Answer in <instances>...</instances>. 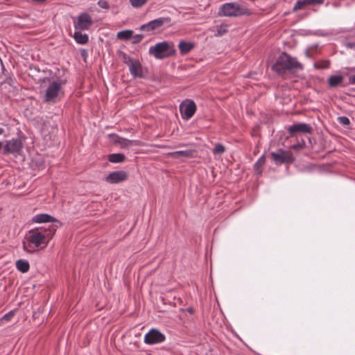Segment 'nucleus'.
<instances>
[{
  "instance_id": "nucleus-32",
  "label": "nucleus",
  "mask_w": 355,
  "mask_h": 355,
  "mask_svg": "<svg viewBox=\"0 0 355 355\" xmlns=\"http://www.w3.org/2000/svg\"><path fill=\"white\" fill-rule=\"evenodd\" d=\"M339 122L343 125H348L349 124V120L346 116H340L338 118Z\"/></svg>"
},
{
  "instance_id": "nucleus-21",
  "label": "nucleus",
  "mask_w": 355,
  "mask_h": 355,
  "mask_svg": "<svg viewBox=\"0 0 355 355\" xmlns=\"http://www.w3.org/2000/svg\"><path fill=\"white\" fill-rule=\"evenodd\" d=\"M73 37L76 42L80 44H85L88 42L89 37L87 34H83L80 31H76Z\"/></svg>"
},
{
  "instance_id": "nucleus-12",
  "label": "nucleus",
  "mask_w": 355,
  "mask_h": 355,
  "mask_svg": "<svg viewBox=\"0 0 355 355\" xmlns=\"http://www.w3.org/2000/svg\"><path fill=\"white\" fill-rule=\"evenodd\" d=\"M23 144L20 139L8 141L4 147V154L18 153L22 148Z\"/></svg>"
},
{
  "instance_id": "nucleus-6",
  "label": "nucleus",
  "mask_w": 355,
  "mask_h": 355,
  "mask_svg": "<svg viewBox=\"0 0 355 355\" xmlns=\"http://www.w3.org/2000/svg\"><path fill=\"white\" fill-rule=\"evenodd\" d=\"M270 155L276 164L292 163L294 161L292 153L282 149H278L276 152H272Z\"/></svg>"
},
{
  "instance_id": "nucleus-28",
  "label": "nucleus",
  "mask_w": 355,
  "mask_h": 355,
  "mask_svg": "<svg viewBox=\"0 0 355 355\" xmlns=\"http://www.w3.org/2000/svg\"><path fill=\"white\" fill-rule=\"evenodd\" d=\"M148 0H130V2L132 7L134 8H140L143 6Z\"/></svg>"
},
{
  "instance_id": "nucleus-15",
  "label": "nucleus",
  "mask_w": 355,
  "mask_h": 355,
  "mask_svg": "<svg viewBox=\"0 0 355 355\" xmlns=\"http://www.w3.org/2000/svg\"><path fill=\"white\" fill-rule=\"evenodd\" d=\"M32 221L37 223L51 222L54 223L53 225H58V227L61 225V223L59 220L46 214H41L35 216L32 218Z\"/></svg>"
},
{
  "instance_id": "nucleus-24",
  "label": "nucleus",
  "mask_w": 355,
  "mask_h": 355,
  "mask_svg": "<svg viewBox=\"0 0 355 355\" xmlns=\"http://www.w3.org/2000/svg\"><path fill=\"white\" fill-rule=\"evenodd\" d=\"M132 144L137 145V141L133 140H128L124 138H121V139L118 141V145H119L121 148H128Z\"/></svg>"
},
{
  "instance_id": "nucleus-11",
  "label": "nucleus",
  "mask_w": 355,
  "mask_h": 355,
  "mask_svg": "<svg viewBox=\"0 0 355 355\" xmlns=\"http://www.w3.org/2000/svg\"><path fill=\"white\" fill-rule=\"evenodd\" d=\"M171 19L168 17H160L155 20L150 21L148 24L142 25L140 27V30L144 31H154L163 26L164 24L169 23Z\"/></svg>"
},
{
  "instance_id": "nucleus-7",
  "label": "nucleus",
  "mask_w": 355,
  "mask_h": 355,
  "mask_svg": "<svg viewBox=\"0 0 355 355\" xmlns=\"http://www.w3.org/2000/svg\"><path fill=\"white\" fill-rule=\"evenodd\" d=\"M92 24V18L91 15L87 12L80 13L77 17L76 21H74L75 28L80 31L89 30Z\"/></svg>"
},
{
  "instance_id": "nucleus-38",
  "label": "nucleus",
  "mask_w": 355,
  "mask_h": 355,
  "mask_svg": "<svg viewBox=\"0 0 355 355\" xmlns=\"http://www.w3.org/2000/svg\"><path fill=\"white\" fill-rule=\"evenodd\" d=\"M2 147H3V144H2V142L0 141V150H1Z\"/></svg>"
},
{
  "instance_id": "nucleus-20",
  "label": "nucleus",
  "mask_w": 355,
  "mask_h": 355,
  "mask_svg": "<svg viewBox=\"0 0 355 355\" xmlns=\"http://www.w3.org/2000/svg\"><path fill=\"white\" fill-rule=\"evenodd\" d=\"M16 267L18 270L25 273L28 271L30 265L27 261L23 259H19L16 261Z\"/></svg>"
},
{
  "instance_id": "nucleus-39",
  "label": "nucleus",
  "mask_w": 355,
  "mask_h": 355,
  "mask_svg": "<svg viewBox=\"0 0 355 355\" xmlns=\"http://www.w3.org/2000/svg\"><path fill=\"white\" fill-rule=\"evenodd\" d=\"M190 313H192L193 312V309L191 308L189 309L188 310Z\"/></svg>"
},
{
  "instance_id": "nucleus-13",
  "label": "nucleus",
  "mask_w": 355,
  "mask_h": 355,
  "mask_svg": "<svg viewBox=\"0 0 355 355\" xmlns=\"http://www.w3.org/2000/svg\"><path fill=\"white\" fill-rule=\"evenodd\" d=\"M128 178L127 173L124 171H117L110 173L105 180L110 184H116L125 180Z\"/></svg>"
},
{
  "instance_id": "nucleus-8",
  "label": "nucleus",
  "mask_w": 355,
  "mask_h": 355,
  "mask_svg": "<svg viewBox=\"0 0 355 355\" xmlns=\"http://www.w3.org/2000/svg\"><path fill=\"white\" fill-rule=\"evenodd\" d=\"M182 116L184 119L191 118L196 110V105L192 100L187 99L180 105Z\"/></svg>"
},
{
  "instance_id": "nucleus-10",
  "label": "nucleus",
  "mask_w": 355,
  "mask_h": 355,
  "mask_svg": "<svg viewBox=\"0 0 355 355\" xmlns=\"http://www.w3.org/2000/svg\"><path fill=\"white\" fill-rule=\"evenodd\" d=\"M288 132L291 136H293L297 133L311 134L313 128L309 124L298 123L289 126L288 128Z\"/></svg>"
},
{
  "instance_id": "nucleus-18",
  "label": "nucleus",
  "mask_w": 355,
  "mask_h": 355,
  "mask_svg": "<svg viewBox=\"0 0 355 355\" xmlns=\"http://www.w3.org/2000/svg\"><path fill=\"white\" fill-rule=\"evenodd\" d=\"M195 45L192 42H186L184 41H181L179 43L178 47L180 51V53L182 55L187 54L190 52L193 48Z\"/></svg>"
},
{
  "instance_id": "nucleus-1",
  "label": "nucleus",
  "mask_w": 355,
  "mask_h": 355,
  "mask_svg": "<svg viewBox=\"0 0 355 355\" xmlns=\"http://www.w3.org/2000/svg\"><path fill=\"white\" fill-rule=\"evenodd\" d=\"M58 225H51L48 230L46 228L35 229L29 231L23 242V249L28 253H34L37 251L35 248L40 247L42 244L47 245L54 235Z\"/></svg>"
},
{
  "instance_id": "nucleus-4",
  "label": "nucleus",
  "mask_w": 355,
  "mask_h": 355,
  "mask_svg": "<svg viewBox=\"0 0 355 355\" xmlns=\"http://www.w3.org/2000/svg\"><path fill=\"white\" fill-rule=\"evenodd\" d=\"M65 83V80H58L51 82L43 96L44 101L48 103H55L57 102L64 95L62 87Z\"/></svg>"
},
{
  "instance_id": "nucleus-5",
  "label": "nucleus",
  "mask_w": 355,
  "mask_h": 355,
  "mask_svg": "<svg viewBox=\"0 0 355 355\" xmlns=\"http://www.w3.org/2000/svg\"><path fill=\"white\" fill-rule=\"evenodd\" d=\"M169 49V44L166 42L156 44L149 49V53L154 55L157 59H163L171 55L167 53Z\"/></svg>"
},
{
  "instance_id": "nucleus-26",
  "label": "nucleus",
  "mask_w": 355,
  "mask_h": 355,
  "mask_svg": "<svg viewBox=\"0 0 355 355\" xmlns=\"http://www.w3.org/2000/svg\"><path fill=\"white\" fill-rule=\"evenodd\" d=\"M227 27L228 26L227 24H221L220 26H216V28L217 31V33L215 35V36H222L224 34H225L227 32Z\"/></svg>"
},
{
  "instance_id": "nucleus-3",
  "label": "nucleus",
  "mask_w": 355,
  "mask_h": 355,
  "mask_svg": "<svg viewBox=\"0 0 355 355\" xmlns=\"http://www.w3.org/2000/svg\"><path fill=\"white\" fill-rule=\"evenodd\" d=\"M251 11L243 4L236 2L226 3L222 5L218 11V15L224 17H240L250 15Z\"/></svg>"
},
{
  "instance_id": "nucleus-36",
  "label": "nucleus",
  "mask_w": 355,
  "mask_h": 355,
  "mask_svg": "<svg viewBox=\"0 0 355 355\" xmlns=\"http://www.w3.org/2000/svg\"><path fill=\"white\" fill-rule=\"evenodd\" d=\"M31 1L36 2V3H42V2H44L46 0H31Z\"/></svg>"
},
{
  "instance_id": "nucleus-22",
  "label": "nucleus",
  "mask_w": 355,
  "mask_h": 355,
  "mask_svg": "<svg viewBox=\"0 0 355 355\" xmlns=\"http://www.w3.org/2000/svg\"><path fill=\"white\" fill-rule=\"evenodd\" d=\"M125 155L121 153L111 154L108 157V160L113 163H120L124 161Z\"/></svg>"
},
{
  "instance_id": "nucleus-23",
  "label": "nucleus",
  "mask_w": 355,
  "mask_h": 355,
  "mask_svg": "<svg viewBox=\"0 0 355 355\" xmlns=\"http://www.w3.org/2000/svg\"><path fill=\"white\" fill-rule=\"evenodd\" d=\"M133 31L125 30L117 33V38L119 40H128L132 37Z\"/></svg>"
},
{
  "instance_id": "nucleus-16",
  "label": "nucleus",
  "mask_w": 355,
  "mask_h": 355,
  "mask_svg": "<svg viewBox=\"0 0 355 355\" xmlns=\"http://www.w3.org/2000/svg\"><path fill=\"white\" fill-rule=\"evenodd\" d=\"M324 0H301L297 1L293 8L294 11L302 10L307 6H313L323 3Z\"/></svg>"
},
{
  "instance_id": "nucleus-33",
  "label": "nucleus",
  "mask_w": 355,
  "mask_h": 355,
  "mask_svg": "<svg viewBox=\"0 0 355 355\" xmlns=\"http://www.w3.org/2000/svg\"><path fill=\"white\" fill-rule=\"evenodd\" d=\"M349 83L352 84H355V75L349 77Z\"/></svg>"
},
{
  "instance_id": "nucleus-30",
  "label": "nucleus",
  "mask_w": 355,
  "mask_h": 355,
  "mask_svg": "<svg viewBox=\"0 0 355 355\" xmlns=\"http://www.w3.org/2000/svg\"><path fill=\"white\" fill-rule=\"evenodd\" d=\"M143 38H144L143 35L139 34V35H135L133 37L132 44H137V43L140 42Z\"/></svg>"
},
{
  "instance_id": "nucleus-34",
  "label": "nucleus",
  "mask_w": 355,
  "mask_h": 355,
  "mask_svg": "<svg viewBox=\"0 0 355 355\" xmlns=\"http://www.w3.org/2000/svg\"><path fill=\"white\" fill-rule=\"evenodd\" d=\"M329 66V62L325 61L323 64V65L321 67L322 68H328Z\"/></svg>"
},
{
  "instance_id": "nucleus-14",
  "label": "nucleus",
  "mask_w": 355,
  "mask_h": 355,
  "mask_svg": "<svg viewBox=\"0 0 355 355\" xmlns=\"http://www.w3.org/2000/svg\"><path fill=\"white\" fill-rule=\"evenodd\" d=\"M126 64L129 67L130 72L134 77L141 78L143 76L142 67L138 60L128 58Z\"/></svg>"
},
{
  "instance_id": "nucleus-25",
  "label": "nucleus",
  "mask_w": 355,
  "mask_h": 355,
  "mask_svg": "<svg viewBox=\"0 0 355 355\" xmlns=\"http://www.w3.org/2000/svg\"><path fill=\"white\" fill-rule=\"evenodd\" d=\"M265 162L266 157L264 155H262L254 164V169L258 173H260L261 172V167L264 165Z\"/></svg>"
},
{
  "instance_id": "nucleus-37",
  "label": "nucleus",
  "mask_w": 355,
  "mask_h": 355,
  "mask_svg": "<svg viewBox=\"0 0 355 355\" xmlns=\"http://www.w3.org/2000/svg\"><path fill=\"white\" fill-rule=\"evenodd\" d=\"M3 132H4L3 129L0 128V135H2Z\"/></svg>"
},
{
  "instance_id": "nucleus-29",
  "label": "nucleus",
  "mask_w": 355,
  "mask_h": 355,
  "mask_svg": "<svg viewBox=\"0 0 355 355\" xmlns=\"http://www.w3.org/2000/svg\"><path fill=\"white\" fill-rule=\"evenodd\" d=\"M98 5L105 9H109L110 6L108 3L105 0H99L98 2Z\"/></svg>"
},
{
  "instance_id": "nucleus-17",
  "label": "nucleus",
  "mask_w": 355,
  "mask_h": 355,
  "mask_svg": "<svg viewBox=\"0 0 355 355\" xmlns=\"http://www.w3.org/2000/svg\"><path fill=\"white\" fill-rule=\"evenodd\" d=\"M194 153L195 151L193 150H186L170 153L168 155L174 159H178L181 157H192L193 156Z\"/></svg>"
},
{
  "instance_id": "nucleus-27",
  "label": "nucleus",
  "mask_w": 355,
  "mask_h": 355,
  "mask_svg": "<svg viewBox=\"0 0 355 355\" xmlns=\"http://www.w3.org/2000/svg\"><path fill=\"white\" fill-rule=\"evenodd\" d=\"M225 148L221 144H216L213 149L214 154H222L225 152Z\"/></svg>"
},
{
  "instance_id": "nucleus-19",
  "label": "nucleus",
  "mask_w": 355,
  "mask_h": 355,
  "mask_svg": "<svg viewBox=\"0 0 355 355\" xmlns=\"http://www.w3.org/2000/svg\"><path fill=\"white\" fill-rule=\"evenodd\" d=\"M343 76L340 75L331 76L328 78V83L331 87H336L343 83Z\"/></svg>"
},
{
  "instance_id": "nucleus-31",
  "label": "nucleus",
  "mask_w": 355,
  "mask_h": 355,
  "mask_svg": "<svg viewBox=\"0 0 355 355\" xmlns=\"http://www.w3.org/2000/svg\"><path fill=\"white\" fill-rule=\"evenodd\" d=\"M110 137L111 138V141L114 144L118 145V141L121 139V137L118 136L117 135L112 134L110 135Z\"/></svg>"
},
{
  "instance_id": "nucleus-9",
  "label": "nucleus",
  "mask_w": 355,
  "mask_h": 355,
  "mask_svg": "<svg viewBox=\"0 0 355 355\" xmlns=\"http://www.w3.org/2000/svg\"><path fill=\"white\" fill-rule=\"evenodd\" d=\"M165 340V336L159 331L153 329L144 337V343L148 345L159 343Z\"/></svg>"
},
{
  "instance_id": "nucleus-2",
  "label": "nucleus",
  "mask_w": 355,
  "mask_h": 355,
  "mask_svg": "<svg viewBox=\"0 0 355 355\" xmlns=\"http://www.w3.org/2000/svg\"><path fill=\"white\" fill-rule=\"evenodd\" d=\"M302 69V65L297 59L286 53H281L272 66V69L282 77L287 73H293L295 70Z\"/></svg>"
},
{
  "instance_id": "nucleus-35",
  "label": "nucleus",
  "mask_w": 355,
  "mask_h": 355,
  "mask_svg": "<svg viewBox=\"0 0 355 355\" xmlns=\"http://www.w3.org/2000/svg\"><path fill=\"white\" fill-rule=\"evenodd\" d=\"M128 58L125 54H123V59H124V62L126 63V62L128 61Z\"/></svg>"
}]
</instances>
